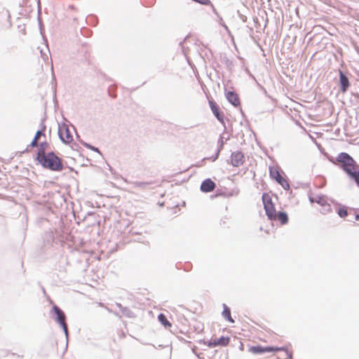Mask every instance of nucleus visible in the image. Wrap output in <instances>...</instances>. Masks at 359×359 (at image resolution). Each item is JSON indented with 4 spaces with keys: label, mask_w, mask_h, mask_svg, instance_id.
I'll list each match as a JSON object with an SVG mask.
<instances>
[{
    "label": "nucleus",
    "mask_w": 359,
    "mask_h": 359,
    "mask_svg": "<svg viewBox=\"0 0 359 359\" xmlns=\"http://www.w3.org/2000/svg\"><path fill=\"white\" fill-rule=\"evenodd\" d=\"M46 135L41 130L36 132L30 146L38 147L36 160L44 168L54 171H60L63 169L61 159L53 152L48 154L46 151L49 149V144L46 141Z\"/></svg>",
    "instance_id": "f257e3e1"
},
{
    "label": "nucleus",
    "mask_w": 359,
    "mask_h": 359,
    "mask_svg": "<svg viewBox=\"0 0 359 359\" xmlns=\"http://www.w3.org/2000/svg\"><path fill=\"white\" fill-rule=\"evenodd\" d=\"M336 161L341 164L342 169L355 180L359 187V165L353 158L348 154L343 152L337 156Z\"/></svg>",
    "instance_id": "f03ea898"
},
{
    "label": "nucleus",
    "mask_w": 359,
    "mask_h": 359,
    "mask_svg": "<svg viewBox=\"0 0 359 359\" xmlns=\"http://www.w3.org/2000/svg\"><path fill=\"white\" fill-rule=\"evenodd\" d=\"M262 202L267 217L273 221H279L282 224H285L288 221L287 215L285 212L276 211L275 205L272 201L271 196L264 193L262 195Z\"/></svg>",
    "instance_id": "7ed1b4c3"
},
{
    "label": "nucleus",
    "mask_w": 359,
    "mask_h": 359,
    "mask_svg": "<svg viewBox=\"0 0 359 359\" xmlns=\"http://www.w3.org/2000/svg\"><path fill=\"white\" fill-rule=\"evenodd\" d=\"M269 175L271 178L276 180L279 184L282 186V187L288 190L290 189V184L286 180V178L282 175L278 167H270L269 168Z\"/></svg>",
    "instance_id": "20e7f679"
},
{
    "label": "nucleus",
    "mask_w": 359,
    "mask_h": 359,
    "mask_svg": "<svg viewBox=\"0 0 359 359\" xmlns=\"http://www.w3.org/2000/svg\"><path fill=\"white\" fill-rule=\"evenodd\" d=\"M311 203H316L321 206L320 212L323 214L331 212L332 208L330 204L327 202L326 198L323 196H317L310 198Z\"/></svg>",
    "instance_id": "39448f33"
},
{
    "label": "nucleus",
    "mask_w": 359,
    "mask_h": 359,
    "mask_svg": "<svg viewBox=\"0 0 359 359\" xmlns=\"http://www.w3.org/2000/svg\"><path fill=\"white\" fill-rule=\"evenodd\" d=\"M58 134L61 140L65 144H69L73 141V136L66 124L59 126Z\"/></svg>",
    "instance_id": "423d86ee"
},
{
    "label": "nucleus",
    "mask_w": 359,
    "mask_h": 359,
    "mask_svg": "<svg viewBox=\"0 0 359 359\" xmlns=\"http://www.w3.org/2000/svg\"><path fill=\"white\" fill-rule=\"evenodd\" d=\"M249 351L254 354H259L265 352H277L281 351H286L285 347H273V346H266L262 347L261 346H251L249 348Z\"/></svg>",
    "instance_id": "0eeeda50"
},
{
    "label": "nucleus",
    "mask_w": 359,
    "mask_h": 359,
    "mask_svg": "<svg viewBox=\"0 0 359 359\" xmlns=\"http://www.w3.org/2000/svg\"><path fill=\"white\" fill-rule=\"evenodd\" d=\"M53 310L57 316L56 320L62 326L65 334H67L68 330L67 323L65 322V315L64 312L57 306H54Z\"/></svg>",
    "instance_id": "6e6552de"
},
{
    "label": "nucleus",
    "mask_w": 359,
    "mask_h": 359,
    "mask_svg": "<svg viewBox=\"0 0 359 359\" xmlns=\"http://www.w3.org/2000/svg\"><path fill=\"white\" fill-rule=\"evenodd\" d=\"M230 338L229 337H221L220 338H211L208 346L210 348L216 346H226L229 344Z\"/></svg>",
    "instance_id": "1a4fd4ad"
},
{
    "label": "nucleus",
    "mask_w": 359,
    "mask_h": 359,
    "mask_svg": "<svg viewBox=\"0 0 359 359\" xmlns=\"http://www.w3.org/2000/svg\"><path fill=\"white\" fill-rule=\"evenodd\" d=\"M245 162L244 154L241 151H235L231 154V163L235 167L242 165Z\"/></svg>",
    "instance_id": "9d476101"
},
{
    "label": "nucleus",
    "mask_w": 359,
    "mask_h": 359,
    "mask_svg": "<svg viewBox=\"0 0 359 359\" xmlns=\"http://www.w3.org/2000/svg\"><path fill=\"white\" fill-rule=\"evenodd\" d=\"M209 105L212 113L218 119V121H219L221 123H224V115L219 112V108L217 104L214 100H209Z\"/></svg>",
    "instance_id": "9b49d317"
},
{
    "label": "nucleus",
    "mask_w": 359,
    "mask_h": 359,
    "mask_svg": "<svg viewBox=\"0 0 359 359\" xmlns=\"http://www.w3.org/2000/svg\"><path fill=\"white\" fill-rule=\"evenodd\" d=\"M215 183L210 179H206L201 185V190L203 192H210L215 189Z\"/></svg>",
    "instance_id": "f8f14e48"
},
{
    "label": "nucleus",
    "mask_w": 359,
    "mask_h": 359,
    "mask_svg": "<svg viewBox=\"0 0 359 359\" xmlns=\"http://www.w3.org/2000/svg\"><path fill=\"white\" fill-rule=\"evenodd\" d=\"M228 101L233 106L237 107L240 104V99L237 94L233 92H228L226 95Z\"/></svg>",
    "instance_id": "ddd939ff"
},
{
    "label": "nucleus",
    "mask_w": 359,
    "mask_h": 359,
    "mask_svg": "<svg viewBox=\"0 0 359 359\" xmlns=\"http://www.w3.org/2000/svg\"><path fill=\"white\" fill-rule=\"evenodd\" d=\"M339 79L341 91L344 93L349 86L348 79L342 72H340Z\"/></svg>",
    "instance_id": "4468645a"
},
{
    "label": "nucleus",
    "mask_w": 359,
    "mask_h": 359,
    "mask_svg": "<svg viewBox=\"0 0 359 359\" xmlns=\"http://www.w3.org/2000/svg\"><path fill=\"white\" fill-rule=\"evenodd\" d=\"M222 316L225 319H226L230 323H234V320L231 316V310L226 305H224Z\"/></svg>",
    "instance_id": "2eb2a0df"
},
{
    "label": "nucleus",
    "mask_w": 359,
    "mask_h": 359,
    "mask_svg": "<svg viewBox=\"0 0 359 359\" xmlns=\"http://www.w3.org/2000/svg\"><path fill=\"white\" fill-rule=\"evenodd\" d=\"M159 322L166 328H170L172 324L168 320L166 316L163 313H160L158 316Z\"/></svg>",
    "instance_id": "dca6fc26"
},
{
    "label": "nucleus",
    "mask_w": 359,
    "mask_h": 359,
    "mask_svg": "<svg viewBox=\"0 0 359 359\" xmlns=\"http://www.w3.org/2000/svg\"><path fill=\"white\" fill-rule=\"evenodd\" d=\"M337 213L341 217H346L348 215L347 208L345 206H340L337 210Z\"/></svg>",
    "instance_id": "f3484780"
},
{
    "label": "nucleus",
    "mask_w": 359,
    "mask_h": 359,
    "mask_svg": "<svg viewBox=\"0 0 359 359\" xmlns=\"http://www.w3.org/2000/svg\"><path fill=\"white\" fill-rule=\"evenodd\" d=\"M355 219H356L357 220H359V215H355Z\"/></svg>",
    "instance_id": "a211bd4d"
}]
</instances>
